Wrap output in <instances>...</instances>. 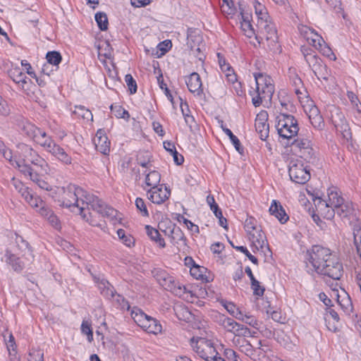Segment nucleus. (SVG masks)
<instances>
[{
	"label": "nucleus",
	"mask_w": 361,
	"mask_h": 361,
	"mask_svg": "<svg viewBox=\"0 0 361 361\" xmlns=\"http://www.w3.org/2000/svg\"><path fill=\"white\" fill-rule=\"evenodd\" d=\"M270 214L274 216L281 223L284 224L288 220V216L286 214L281 203L276 200H273L269 209Z\"/></svg>",
	"instance_id": "nucleus-23"
},
{
	"label": "nucleus",
	"mask_w": 361,
	"mask_h": 361,
	"mask_svg": "<svg viewBox=\"0 0 361 361\" xmlns=\"http://www.w3.org/2000/svg\"><path fill=\"white\" fill-rule=\"evenodd\" d=\"M268 114L266 111H260L255 119V129L262 140H265L269 136V126L267 123Z\"/></svg>",
	"instance_id": "nucleus-16"
},
{
	"label": "nucleus",
	"mask_w": 361,
	"mask_h": 361,
	"mask_svg": "<svg viewBox=\"0 0 361 361\" xmlns=\"http://www.w3.org/2000/svg\"><path fill=\"white\" fill-rule=\"evenodd\" d=\"M172 239L173 240H178L180 241V243H178V241L176 242L178 245L183 246L186 245L183 234L178 228L172 231Z\"/></svg>",
	"instance_id": "nucleus-54"
},
{
	"label": "nucleus",
	"mask_w": 361,
	"mask_h": 361,
	"mask_svg": "<svg viewBox=\"0 0 361 361\" xmlns=\"http://www.w3.org/2000/svg\"><path fill=\"white\" fill-rule=\"evenodd\" d=\"M251 288L255 295L262 296L264 295L265 288L260 286L259 282L257 279L251 282Z\"/></svg>",
	"instance_id": "nucleus-55"
},
{
	"label": "nucleus",
	"mask_w": 361,
	"mask_h": 361,
	"mask_svg": "<svg viewBox=\"0 0 361 361\" xmlns=\"http://www.w3.org/2000/svg\"><path fill=\"white\" fill-rule=\"evenodd\" d=\"M21 130L23 133L26 135L30 138L32 139L33 140L36 138L37 135L40 133V131L42 130L40 128L36 127L35 125L26 122L24 123L21 128Z\"/></svg>",
	"instance_id": "nucleus-29"
},
{
	"label": "nucleus",
	"mask_w": 361,
	"mask_h": 361,
	"mask_svg": "<svg viewBox=\"0 0 361 361\" xmlns=\"http://www.w3.org/2000/svg\"><path fill=\"white\" fill-rule=\"evenodd\" d=\"M316 37L317 39H312V46L315 47L317 49H319L320 51L323 52V54L328 55V52H329L331 50L329 48H326V51L324 49L326 48L325 47V42L321 38L320 36L316 34Z\"/></svg>",
	"instance_id": "nucleus-46"
},
{
	"label": "nucleus",
	"mask_w": 361,
	"mask_h": 361,
	"mask_svg": "<svg viewBox=\"0 0 361 361\" xmlns=\"http://www.w3.org/2000/svg\"><path fill=\"white\" fill-rule=\"evenodd\" d=\"M220 302L233 317H239L238 314H240V310L234 303L226 300H221Z\"/></svg>",
	"instance_id": "nucleus-47"
},
{
	"label": "nucleus",
	"mask_w": 361,
	"mask_h": 361,
	"mask_svg": "<svg viewBox=\"0 0 361 361\" xmlns=\"http://www.w3.org/2000/svg\"><path fill=\"white\" fill-rule=\"evenodd\" d=\"M336 212L339 216L346 219L350 224L359 220L352 202H344L343 201L336 208Z\"/></svg>",
	"instance_id": "nucleus-15"
},
{
	"label": "nucleus",
	"mask_w": 361,
	"mask_h": 361,
	"mask_svg": "<svg viewBox=\"0 0 361 361\" xmlns=\"http://www.w3.org/2000/svg\"><path fill=\"white\" fill-rule=\"evenodd\" d=\"M192 346L195 353L206 361H224L219 356L213 343L205 338H200L194 345V338H192Z\"/></svg>",
	"instance_id": "nucleus-5"
},
{
	"label": "nucleus",
	"mask_w": 361,
	"mask_h": 361,
	"mask_svg": "<svg viewBox=\"0 0 361 361\" xmlns=\"http://www.w3.org/2000/svg\"><path fill=\"white\" fill-rule=\"evenodd\" d=\"M301 51L308 65L314 63L319 59L316 53L310 47H302Z\"/></svg>",
	"instance_id": "nucleus-39"
},
{
	"label": "nucleus",
	"mask_w": 361,
	"mask_h": 361,
	"mask_svg": "<svg viewBox=\"0 0 361 361\" xmlns=\"http://www.w3.org/2000/svg\"><path fill=\"white\" fill-rule=\"evenodd\" d=\"M132 317L134 321L137 324L138 326L141 327L143 324L144 322L149 317L145 313H144L140 309L132 311Z\"/></svg>",
	"instance_id": "nucleus-44"
},
{
	"label": "nucleus",
	"mask_w": 361,
	"mask_h": 361,
	"mask_svg": "<svg viewBox=\"0 0 361 361\" xmlns=\"http://www.w3.org/2000/svg\"><path fill=\"white\" fill-rule=\"evenodd\" d=\"M157 80H158L160 88L161 90H164V93H165L166 96L167 97V98L170 100V102L171 103H173V97L170 90L167 87L166 84L164 82L163 75L161 73L157 78Z\"/></svg>",
	"instance_id": "nucleus-52"
},
{
	"label": "nucleus",
	"mask_w": 361,
	"mask_h": 361,
	"mask_svg": "<svg viewBox=\"0 0 361 361\" xmlns=\"http://www.w3.org/2000/svg\"><path fill=\"white\" fill-rule=\"evenodd\" d=\"M81 330L84 334L87 336L88 341L92 342L93 340V333L90 324H89L87 322H82L81 325Z\"/></svg>",
	"instance_id": "nucleus-59"
},
{
	"label": "nucleus",
	"mask_w": 361,
	"mask_h": 361,
	"mask_svg": "<svg viewBox=\"0 0 361 361\" xmlns=\"http://www.w3.org/2000/svg\"><path fill=\"white\" fill-rule=\"evenodd\" d=\"M221 128H222L223 131L226 133V135H227L229 137V138H230L231 142L233 143V145H234L235 149L240 154H242L243 153V148L241 146L239 139L235 135H233V133H232V131L230 129L224 127L223 125H221Z\"/></svg>",
	"instance_id": "nucleus-36"
},
{
	"label": "nucleus",
	"mask_w": 361,
	"mask_h": 361,
	"mask_svg": "<svg viewBox=\"0 0 361 361\" xmlns=\"http://www.w3.org/2000/svg\"><path fill=\"white\" fill-rule=\"evenodd\" d=\"M34 141L43 147L46 150L50 148V146L54 142L50 137H48L47 133L41 130L40 133L37 135Z\"/></svg>",
	"instance_id": "nucleus-32"
},
{
	"label": "nucleus",
	"mask_w": 361,
	"mask_h": 361,
	"mask_svg": "<svg viewBox=\"0 0 361 361\" xmlns=\"http://www.w3.org/2000/svg\"><path fill=\"white\" fill-rule=\"evenodd\" d=\"M135 206L137 209L141 212L143 216H149V212L147 209L144 200L140 197H137L135 200Z\"/></svg>",
	"instance_id": "nucleus-53"
},
{
	"label": "nucleus",
	"mask_w": 361,
	"mask_h": 361,
	"mask_svg": "<svg viewBox=\"0 0 361 361\" xmlns=\"http://www.w3.org/2000/svg\"><path fill=\"white\" fill-rule=\"evenodd\" d=\"M353 242L355 248H361V228L353 232Z\"/></svg>",
	"instance_id": "nucleus-64"
},
{
	"label": "nucleus",
	"mask_w": 361,
	"mask_h": 361,
	"mask_svg": "<svg viewBox=\"0 0 361 361\" xmlns=\"http://www.w3.org/2000/svg\"><path fill=\"white\" fill-rule=\"evenodd\" d=\"M314 204L316 207L317 211L320 213L321 212L325 210L328 208L331 204L328 201L324 200L320 197H317L314 200Z\"/></svg>",
	"instance_id": "nucleus-51"
},
{
	"label": "nucleus",
	"mask_w": 361,
	"mask_h": 361,
	"mask_svg": "<svg viewBox=\"0 0 361 361\" xmlns=\"http://www.w3.org/2000/svg\"><path fill=\"white\" fill-rule=\"evenodd\" d=\"M255 219L252 217L247 219L245 221V228L248 233V235L250 234V233L254 232V231L258 230L255 226Z\"/></svg>",
	"instance_id": "nucleus-61"
},
{
	"label": "nucleus",
	"mask_w": 361,
	"mask_h": 361,
	"mask_svg": "<svg viewBox=\"0 0 361 361\" xmlns=\"http://www.w3.org/2000/svg\"><path fill=\"white\" fill-rule=\"evenodd\" d=\"M125 81L128 86V90L131 94L136 93L137 86L136 81L130 74H127L125 76Z\"/></svg>",
	"instance_id": "nucleus-49"
},
{
	"label": "nucleus",
	"mask_w": 361,
	"mask_h": 361,
	"mask_svg": "<svg viewBox=\"0 0 361 361\" xmlns=\"http://www.w3.org/2000/svg\"><path fill=\"white\" fill-rule=\"evenodd\" d=\"M336 213V208H334V207L329 206L328 208H326L325 210L321 212L319 214L324 218L331 220L334 216Z\"/></svg>",
	"instance_id": "nucleus-63"
},
{
	"label": "nucleus",
	"mask_w": 361,
	"mask_h": 361,
	"mask_svg": "<svg viewBox=\"0 0 361 361\" xmlns=\"http://www.w3.org/2000/svg\"><path fill=\"white\" fill-rule=\"evenodd\" d=\"M217 57L219 66L223 72H233L231 66L229 63H226V59L221 55V54L218 53Z\"/></svg>",
	"instance_id": "nucleus-57"
},
{
	"label": "nucleus",
	"mask_w": 361,
	"mask_h": 361,
	"mask_svg": "<svg viewBox=\"0 0 361 361\" xmlns=\"http://www.w3.org/2000/svg\"><path fill=\"white\" fill-rule=\"evenodd\" d=\"M241 27L248 37H252L255 34V30L250 23L249 17H246L245 23H241Z\"/></svg>",
	"instance_id": "nucleus-50"
},
{
	"label": "nucleus",
	"mask_w": 361,
	"mask_h": 361,
	"mask_svg": "<svg viewBox=\"0 0 361 361\" xmlns=\"http://www.w3.org/2000/svg\"><path fill=\"white\" fill-rule=\"evenodd\" d=\"M47 151L50 152L52 155L56 157L58 159L64 164H68L71 163V157L61 147H60L54 142L50 146V148H49Z\"/></svg>",
	"instance_id": "nucleus-24"
},
{
	"label": "nucleus",
	"mask_w": 361,
	"mask_h": 361,
	"mask_svg": "<svg viewBox=\"0 0 361 361\" xmlns=\"http://www.w3.org/2000/svg\"><path fill=\"white\" fill-rule=\"evenodd\" d=\"M224 355L227 361H240L239 355L233 349H225L224 351Z\"/></svg>",
	"instance_id": "nucleus-58"
},
{
	"label": "nucleus",
	"mask_w": 361,
	"mask_h": 361,
	"mask_svg": "<svg viewBox=\"0 0 361 361\" xmlns=\"http://www.w3.org/2000/svg\"><path fill=\"white\" fill-rule=\"evenodd\" d=\"M8 73L13 81L18 84L22 90H27V85L31 82V80L23 72L20 67L11 68Z\"/></svg>",
	"instance_id": "nucleus-19"
},
{
	"label": "nucleus",
	"mask_w": 361,
	"mask_h": 361,
	"mask_svg": "<svg viewBox=\"0 0 361 361\" xmlns=\"http://www.w3.org/2000/svg\"><path fill=\"white\" fill-rule=\"evenodd\" d=\"M254 7L257 18V22L268 21L269 15L265 6L259 2H256Z\"/></svg>",
	"instance_id": "nucleus-35"
},
{
	"label": "nucleus",
	"mask_w": 361,
	"mask_h": 361,
	"mask_svg": "<svg viewBox=\"0 0 361 361\" xmlns=\"http://www.w3.org/2000/svg\"><path fill=\"white\" fill-rule=\"evenodd\" d=\"M98 287L101 290V293L107 299H114L116 291L109 281L104 279L101 280L99 282Z\"/></svg>",
	"instance_id": "nucleus-25"
},
{
	"label": "nucleus",
	"mask_w": 361,
	"mask_h": 361,
	"mask_svg": "<svg viewBox=\"0 0 361 361\" xmlns=\"http://www.w3.org/2000/svg\"><path fill=\"white\" fill-rule=\"evenodd\" d=\"M146 232L147 235L154 241L158 243L159 246L164 247L165 245V243L164 239L160 238V233L159 231L152 228L150 226H145Z\"/></svg>",
	"instance_id": "nucleus-37"
},
{
	"label": "nucleus",
	"mask_w": 361,
	"mask_h": 361,
	"mask_svg": "<svg viewBox=\"0 0 361 361\" xmlns=\"http://www.w3.org/2000/svg\"><path fill=\"white\" fill-rule=\"evenodd\" d=\"M46 59L49 65H52L55 67V71L59 68V65L62 61V56L60 52L57 51H50L46 54Z\"/></svg>",
	"instance_id": "nucleus-30"
},
{
	"label": "nucleus",
	"mask_w": 361,
	"mask_h": 361,
	"mask_svg": "<svg viewBox=\"0 0 361 361\" xmlns=\"http://www.w3.org/2000/svg\"><path fill=\"white\" fill-rule=\"evenodd\" d=\"M239 345L240 350L251 357L254 347L245 338H238L235 341Z\"/></svg>",
	"instance_id": "nucleus-34"
},
{
	"label": "nucleus",
	"mask_w": 361,
	"mask_h": 361,
	"mask_svg": "<svg viewBox=\"0 0 361 361\" xmlns=\"http://www.w3.org/2000/svg\"><path fill=\"white\" fill-rule=\"evenodd\" d=\"M318 80H328L330 75L327 66L322 63L321 59H318L314 63L309 65Z\"/></svg>",
	"instance_id": "nucleus-21"
},
{
	"label": "nucleus",
	"mask_w": 361,
	"mask_h": 361,
	"mask_svg": "<svg viewBox=\"0 0 361 361\" xmlns=\"http://www.w3.org/2000/svg\"><path fill=\"white\" fill-rule=\"evenodd\" d=\"M15 166L13 167L18 169L22 173H23L25 176H27L29 173L32 170V168L22 160H14Z\"/></svg>",
	"instance_id": "nucleus-45"
},
{
	"label": "nucleus",
	"mask_w": 361,
	"mask_h": 361,
	"mask_svg": "<svg viewBox=\"0 0 361 361\" xmlns=\"http://www.w3.org/2000/svg\"><path fill=\"white\" fill-rule=\"evenodd\" d=\"M95 20L97 23L99 28L102 30H106L108 29V18L105 13L104 12H98L95 14L94 16Z\"/></svg>",
	"instance_id": "nucleus-40"
},
{
	"label": "nucleus",
	"mask_w": 361,
	"mask_h": 361,
	"mask_svg": "<svg viewBox=\"0 0 361 361\" xmlns=\"http://www.w3.org/2000/svg\"><path fill=\"white\" fill-rule=\"evenodd\" d=\"M331 121L336 130L343 137L348 140L351 137V132L346 119L339 109L335 108L331 111Z\"/></svg>",
	"instance_id": "nucleus-13"
},
{
	"label": "nucleus",
	"mask_w": 361,
	"mask_h": 361,
	"mask_svg": "<svg viewBox=\"0 0 361 361\" xmlns=\"http://www.w3.org/2000/svg\"><path fill=\"white\" fill-rule=\"evenodd\" d=\"M181 103H180V109L183 114V116L184 117L185 123L190 127V128H192L194 124H195V118L192 116L190 114V111L188 107V104L185 102V104L183 103V99L180 98Z\"/></svg>",
	"instance_id": "nucleus-31"
},
{
	"label": "nucleus",
	"mask_w": 361,
	"mask_h": 361,
	"mask_svg": "<svg viewBox=\"0 0 361 361\" xmlns=\"http://www.w3.org/2000/svg\"><path fill=\"white\" fill-rule=\"evenodd\" d=\"M288 173L290 180L298 184H305L310 179V171L300 159L290 161Z\"/></svg>",
	"instance_id": "nucleus-6"
},
{
	"label": "nucleus",
	"mask_w": 361,
	"mask_h": 361,
	"mask_svg": "<svg viewBox=\"0 0 361 361\" xmlns=\"http://www.w3.org/2000/svg\"><path fill=\"white\" fill-rule=\"evenodd\" d=\"M254 77L256 82V92L257 95L252 99L255 107L259 106L263 100L271 99L274 92V85L272 84L271 78L263 73H255Z\"/></svg>",
	"instance_id": "nucleus-2"
},
{
	"label": "nucleus",
	"mask_w": 361,
	"mask_h": 361,
	"mask_svg": "<svg viewBox=\"0 0 361 361\" xmlns=\"http://www.w3.org/2000/svg\"><path fill=\"white\" fill-rule=\"evenodd\" d=\"M310 121L312 126L317 130H321L324 128L325 124L322 115L310 120Z\"/></svg>",
	"instance_id": "nucleus-60"
},
{
	"label": "nucleus",
	"mask_w": 361,
	"mask_h": 361,
	"mask_svg": "<svg viewBox=\"0 0 361 361\" xmlns=\"http://www.w3.org/2000/svg\"><path fill=\"white\" fill-rule=\"evenodd\" d=\"M259 347L254 348L251 359L254 361H265L266 353L269 349L268 346H264L261 341L258 342Z\"/></svg>",
	"instance_id": "nucleus-28"
},
{
	"label": "nucleus",
	"mask_w": 361,
	"mask_h": 361,
	"mask_svg": "<svg viewBox=\"0 0 361 361\" xmlns=\"http://www.w3.org/2000/svg\"><path fill=\"white\" fill-rule=\"evenodd\" d=\"M185 83L188 90L198 97L203 94L202 83L200 75L196 73H192L186 79Z\"/></svg>",
	"instance_id": "nucleus-18"
},
{
	"label": "nucleus",
	"mask_w": 361,
	"mask_h": 361,
	"mask_svg": "<svg viewBox=\"0 0 361 361\" xmlns=\"http://www.w3.org/2000/svg\"><path fill=\"white\" fill-rule=\"evenodd\" d=\"M292 147L299 156L308 162H314L316 159L315 152L312 147L311 141L305 138L295 139Z\"/></svg>",
	"instance_id": "nucleus-10"
},
{
	"label": "nucleus",
	"mask_w": 361,
	"mask_h": 361,
	"mask_svg": "<svg viewBox=\"0 0 361 361\" xmlns=\"http://www.w3.org/2000/svg\"><path fill=\"white\" fill-rule=\"evenodd\" d=\"M84 200L85 211H89V216L87 215V216L90 219H93L97 223V221L93 218L92 213L90 212V209H92L102 216H115L116 211L112 207H108L102 200L99 199L97 197L91 195L86 192ZM98 224H99L98 226H101V224L99 222Z\"/></svg>",
	"instance_id": "nucleus-4"
},
{
	"label": "nucleus",
	"mask_w": 361,
	"mask_h": 361,
	"mask_svg": "<svg viewBox=\"0 0 361 361\" xmlns=\"http://www.w3.org/2000/svg\"><path fill=\"white\" fill-rule=\"evenodd\" d=\"M334 11L336 13H341L343 18H345V14L343 8H342V4L341 0H324Z\"/></svg>",
	"instance_id": "nucleus-48"
},
{
	"label": "nucleus",
	"mask_w": 361,
	"mask_h": 361,
	"mask_svg": "<svg viewBox=\"0 0 361 361\" xmlns=\"http://www.w3.org/2000/svg\"><path fill=\"white\" fill-rule=\"evenodd\" d=\"M86 192L81 188L73 184H69L66 188H63V192L61 206L69 208L71 212L79 214L82 219L92 226H99L93 219H90L87 216L85 207V196Z\"/></svg>",
	"instance_id": "nucleus-1"
},
{
	"label": "nucleus",
	"mask_w": 361,
	"mask_h": 361,
	"mask_svg": "<svg viewBox=\"0 0 361 361\" xmlns=\"http://www.w3.org/2000/svg\"><path fill=\"white\" fill-rule=\"evenodd\" d=\"M319 273L334 280H338L343 274L342 264L335 256L330 254L322 264Z\"/></svg>",
	"instance_id": "nucleus-9"
},
{
	"label": "nucleus",
	"mask_w": 361,
	"mask_h": 361,
	"mask_svg": "<svg viewBox=\"0 0 361 361\" xmlns=\"http://www.w3.org/2000/svg\"><path fill=\"white\" fill-rule=\"evenodd\" d=\"M163 186L164 184H161L157 187H152L147 190V193L149 195L148 198L152 202L161 204L169 198L171 195L170 189L165 185L164 190H163Z\"/></svg>",
	"instance_id": "nucleus-14"
},
{
	"label": "nucleus",
	"mask_w": 361,
	"mask_h": 361,
	"mask_svg": "<svg viewBox=\"0 0 361 361\" xmlns=\"http://www.w3.org/2000/svg\"><path fill=\"white\" fill-rule=\"evenodd\" d=\"M276 128L280 137L290 140L299 131L297 119L290 114H281L276 117Z\"/></svg>",
	"instance_id": "nucleus-3"
},
{
	"label": "nucleus",
	"mask_w": 361,
	"mask_h": 361,
	"mask_svg": "<svg viewBox=\"0 0 361 361\" xmlns=\"http://www.w3.org/2000/svg\"><path fill=\"white\" fill-rule=\"evenodd\" d=\"M145 156L141 153L137 156V161L138 164L142 167H147L149 162L150 161V155L147 152H145Z\"/></svg>",
	"instance_id": "nucleus-62"
},
{
	"label": "nucleus",
	"mask_w": 361,
	"mask_h": 361,
	"mask_svg": "<svg viewBox=\"0 0 361 361\" xmlns=\"http://www.w3.org/2000/svg\"><path fill=\"white\" fill-rule=\"evenodd\" d=\"M161 285L164 286L165 289L171 291L176 296L182 298L187 301L192 302L193 299L195 298V294H193L191 290H188L185 286H182L179 283L175 282L171 277H169L168 279L164 278V283H161Z\"/></svg>",
	"instance_id": "nucleus-12"
},
{
	"label": "nucleus",
	"mask_w": 361,
	"mask_h": 361,
	"mask_svg": "<svg viewBox=\"0 0 361 361\" xmlns=\"http://www.w3.org/2000/svg\"><path fill=\"white\" fill-rule=\"evenodd\" d=\"M328 197L329 203L331 204V207H334V208H336L344 201V199L338 195L336 191L333 190H329Z\"/></svg>",
	"instance_id": "nucleus-38"
},
{
	"label": "nucleus",
	"mask_w": 361,
	"mask_h": 361,
	"mask_svg": "<svg viewBox=\"0 0 361 361\" xmlns=\"http://www.w3.org/2000/svg\"><path fill=\"white\" fill-rule=\"evenodd\" d=\"M257 27L263 38L267 42V45L271 51H276L279 48L278 44V35L276 27L273 23L269 21L257 22Z\"/></svg>",
	"instance_id": "nucleus-7"
},
{
	"label": "nucleus",
	"mask_w": 361,
	"mask_h": 361,
	"mask_svg": "<svg viewBox=\"0 0 361 361\" xmlns=\"http://www.w3.org/2000/svg\"><path fill=\"white\" fill-rule=\"evenodd\" d=\"M250 246L253 248H269L267 237L261 230L254 231L248 235Z\"/></svg>",
	"instance_id": "nucleus-20"
},
{
	"label": "nucleus",
	"mask_w": 361,
	"mask_h": 361,
	"mask_svg": "<svg viewBox=\"0 0 361 361\" xmlns=\"http://www.w3.org/2000/svg\"><path fill=\"white\" fill-rule=\"evenodd\" d=\"M207 269L204 267L198 265L197 264L193 267H190V274L196 279H204V274Z\"/></svg>",
	"instance_id": "nucleus-43"
},
{
	"label": "nucleus",
	"mask_w": 361,
	"mask_h": 361,
	"mask_svg": "<svg viewBox=\"0 0 361 361\" xmlns=\"http://www.w3.org/2000/svg\"><path fill=\"white\" fill-rule=\"evenodd\" d=\"M73 114L83 119L92 120L93 118L92 112L83 106H75Z\"/></svg>",
	"instance_id": "nucleus-42"
},
{
	"label": "nucleus",
	"mask_w": 361,
	"mask_h": 361,
	"mask_svg": "<svg viewBox=\"0 0 361 361\" xmlns=\"http://www.w3.org/2000/svg\"><path fill=\"white\" fill-rule=\"evenodd\" d=\"M94 143L97 151L103 154H107L110 151V142L106 136L94 139Z\"/></svg>",
	"instance_id": "nucleus-27"
},
{
	"label": "nucleus",
	"mask_w": 361,
	"mask_h": 361,
	"mask_svg": "<svg viewBox=\"0 0 361 361\" xmlns=\"http://www.w3.org/2000/svg\"><path fill=\"white\" fill-rule=\"evenodd\" d=\"M17 148L21 157L20 160L25 162L29 161L33 165L41 167L42 169L46 171L45 167L47 166L46 161L30 146L24 143H20L17 145Z\"/></svg>",
	"instance_id": "nucleus-8"
},
{
	"label": "nucleus",
	"mask_w": 361,
	"mask_h": 361,
	"mask_svg": "<svg viewBox=\"0 0 361 361\" xmlns=\"http://www.w3.org/2000/svg\"><path fill=\"white\" fill-rule=\"evenodd\" d=\"M44 353L40 350H32L29 353L28 361H44Z\"/></svg>",
	"instance_id": "nucleus-56"
},
{
	"label": "nucleus",
	"mask_w": 361,
	"mask_h": 361,
	"mask_svg": "<svg viewBox=\"0 0 361 361\" xmlns=\"http://www.w3.org/2000/svg\"><path fill=\"white\" fill-rule=\"evenodd\" d=\"M141 328L147 332L152 334H157L161 330V326L158 323V321L149 316L146 319V321L144 322L143 324L141 326Z\"/></svg>",
	"instance_id": "nucleus-26"
},
{
	"label": "nucleus",
	"mask_w": 361,
	"mask_h": 361,
	"mask_svg": "<svg viewBox=\"0 0 361 361\" xmlns=\"http://www.w3.org/2000/svg\"><path fill=\"white\" fill-rule=\"evenodd\" d=\"M5 257V262L9 264L13 271L20 272L24 268V262L20 257L11 252V250H6Z\"/></svg>",
	"instance_id": "nucleus-22"
},
{
	"label": "nucleus",
	"mask_w": 361,
	"mask_h": 361,
	"mask_svg": "<svg viewBox=\"0 0 361 361\" xmlns=\"http://www.w3.org/2000/svg\"><path fill=\"white\" fill-rule=\"evenodd\" d=\"M161 180V174L157 171H152L146 175L145 183L147 186L157 187Z\"/></svg>",
	"instance_id": "nucleus-33"
},
{
	"label": "nucleus",
	"mask_w": 361,
	"mask_h": 361,
	"mask_svg": "<svg viewBox=\"0 0 361 361\" xmlns=\"http://www.w3.org/2000/svg\"><path fill=\"white\" fill-rule=\"evenodd\" d=\"M224 329L226 331L233 333L238 337H245L251 335V331L247 327L236 322L234 319L230 317Z\"/></svg>",
	"instance_id": "nucleus-17"
},
{
	"label": "nucleus",
	"mask_w": 361,
	"mask_h": 361,
	"mask_svg": "<svg viewBox=\"0 0 361 361\" xmlns=\"http://www.w3.org/2000/svg\"><path fill=\"white\" fill-rule=\"evenodd\" d=\"M331 250H307L303 252L305 254V262H310L313 270L319 273L322 264L325 262L326 258L329 256Z\"/></svg>",
	"instance_id": "nucleus-11"
},
{
	"label": "nucleus",
	"mask_w": 361,
	"mask_h": 361,
	"mask_svg": "<svg viewBox=\"0 0 361 361\" xmlns=\"http://www.w3.org/2000/svg\"><path fill=\"white\" fill-rule=\"evenodd\" d=\"M110 109L118 118H124L128 121L130 118V114L128 111L120 105L111 104L110 106Z\"/></svg>",
	"instance_id": "nucleus-41"
}]
</instances>
